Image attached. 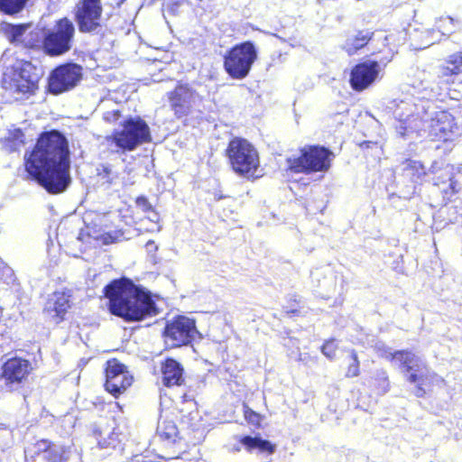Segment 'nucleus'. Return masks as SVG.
I'll use <instances>...</instances> for the list:
<instances>
[{
  "instance_id": "f257e3e1",
  "label": "nucleus",
  "mask_w": 462,
  "mask_h": 462,
  "mask_svg": "<svg viewBox=\"0 0 462 462\" xmlns=\"http://www.w3.org/2000/svg\"><path fill=\"white\" fill-rule=\"evenodd\" d=\"M25 167L48 192L58 194L66 190L71 182L66 138L58 131L42 134L26 159Z\"/></svg>"
},
{
  "instance_id": "f03ea898",
  "label": "nucleus",
  "mask_w": 462,
  "mask_h": 462,
  "mask_svg": "<svg viewBox=\"0 0 462 462\" xmlns=\"http://www.w3.org/2000/svg\"><path fill=\"white\" fill-rule=\"evenodd\" d=\"M112 314L126 320H140L157 314L150 295L126 279L116 280L104 289Z\"/></svg>"
},
{
  "instance_id": "7ed1b4c3",
  "label": "nucleus",
  "mask_w": 462,
  "mask_h": 462,
  "mask_svg": "<svg viewBox=\"0 0 462 462\" xmlns=\"http://www.w3.org/2000/svg\"><path fill=\"white\" fill-rule=\"evenodd\" d=\"M41 74L31 61L16 60L7 66L2 76V87L15 99L29 97L38 88Z\"/></svg>"
},
{
  "instance_id": "20e7f679",
  "label": "nucleus",
  "mask_w": 462,
  "mask_h": 462,
  "mask_svg": "<svg viewBox=\"0 0 462 462\" xmlns=\"http://www.w3.org/2000/svg\"><path fill=\"white\" fill-rule=\"evenodd\" d=\"M232 170L246 179H257L260 160L257 150L247 140L232 139L226 151Z\"/></svg>"
},
{
  "instance_id": "39448f33",
  "label": "nucleus",
  "mask_w": 462,
  "mask_h": 462,
  "mask_svg": "<svg viewBox=\"0 0 462 462\" xmlns=\"http://www.w3.org/2000/svg\"><path fill=\"white\" fill-rule=\"evenodd\" d=\"M257 59V51L251 42L231 48L224 56V69L234 79H244Z\"/></svg>"
},
{
  "instance_id": "423d86ee",
  "label": "nucleus",
  "mask_w": 462,
  "mask_h": 462,
  "mask_svg": "<svg viewBox=\"0 0 462 462\" xmlns=\"http://www.w3.org/2000/svg\"><path fill=\"white\" fill-rule=\"evenodd\" d=\"M398 356L404 362L407 381L416 387V396L422 397L426 393V387L443 383V379L432 372L415 354H399Z\"/></svg>"
},
{
  "instance_id": "0eeeda50",
  "label": "nucleus",
  "mask_w": 462,
  "mask_h": 462,
  "mask_svg": "<svg viewBox=\"0 0 462 462\" xmlns=\"http://www.w3.org/2000/svg\"><path fill=\"white\" fill-rule=\"evenodd\" d=\"M111 139L118 148L133 151L138 145L150 141V129L140 117H130L123 124V129L115 132Z\"/></svg>"
},
{
  "instance_id": "6e6552de",
  "label": "nucleus",
  "mask_w": 462,
  "mask_h": 462,
  "mask_svg": "<svg viewBox=\"0 0 462 462\" xmlns=\"http://www.w3.org/2000/svg\"><path fill=\"white\" fill-rule=\"evenodd\" d=\"M333 153L319 146L310 147L302 151L300 157L288 160V167L294 172L327 171L330 168Z\"/></svg>"
},
{
  "instance_id": "1a4fd4ad",
  "label": "nucleus",
  "mask_w": 462,
  "mask_h": 462,
  "mask_svg": "<svg viewBox=\"0 0 462 462\" xmlns=\"http://www.w3.org/2000/svg\"><path fill=\"white\" fill-rule=\"evenodd\" d=\"M75 27L67 18L57 22L52 30L48 32L43 41V48L51 56H59L69 51L72 47Z\"/></svg>"
},
{
  "instance_id": "9d476101",
  "label": "nucleus",
  "mask_w": 462,
  "mask_h": 462,
  "mask_svg": "<svg viewBox=\"0 0 462 462\" xmlns=\"http://www.w3.org/2000/svg\"><path fill=\"white\" fill-rule=\"evenodd\" d=\"M197 333L193 319L179 316L167 322L163 331L164 343L171 348L187 346L192 342Z\"/></svg>"
},
{
  "instance_id": "9b49d317",
  "label": "nucleus",
  "mask_w": 462,
  "mask_h": 462,
  "mask_svg": "<svg viewBox=\"0 0 462 462\" xmlns=\"http://www.w3.org/2000/svg\"><path fill=\"white\" fill-rule=\"evenodd\" d=\"M76 21L82 32H98L103 22L100 0H80L76 7Z\"/></svg>"
},
{
  "instance_id": "f8f14e48",
  "label": "nucleus",
  "mask_w": 462,
  "mask_h": 462,
  "mask_svg": "<svg viewBox=\"0 0 462 462\" xmlns=\"http://www.w3.org/2000/svg\"><path fill=\"white\" fill-rule=\"evenodd\" d=\"M82 77V68L75 63L59 66L50 75L49 89L52 94H60L75 88Z\"/></svg>"
},
{
  "instance_id": "ddd939ff",
  "label": "nucleus",
  "mask_w": 462,
  "mask_h": 462,
  "mask_svg": "<svg viewBox=\"0 0 462 462\" xmlns=\"http://www.w3.org/2000/svg\"><path fill=\"white\" fill-rule=\"evenodd\" d=\"M133 383V376L127 367L116 359L106 364V383L107 392L115 397L124 393Z\"/></svg>"
},
{
  "instance_id": "4468645a",
  "label": "nucleus",
  "mask_w": 462,
  "mask_h": 462,
  "mask_svg": "<svg viewBox=\"0 0 462 462\" xmlns=\"http://www.w3.org/2000/svg\"><path fill=\"white\" fill-rule=\"evenodd\" d=\"M382 71V67L375 60H365L356 65L350 73V85L356 91H363L373 85Z\"/></svg>"
},
{
  "instance_id": "2eb2a0df",
  "label": "nucleus",
  "mask_w": 462,
  "mask_h": 462,
  "mask_svg": "<svg viewBox=\"0 0 462 462\" xmlns=\"http://www.w3.org/2000/svg\"><path fill=\"white\" fill-rule=\"evenodd\" d=\"M199 100V96L189 85H178L175 89L169 94L171 107L178 117H182L189 114L193 106Z\"/></svg>"
},
{
  "instance_id": "dca6fc26",
  "label": "nucleus",
  "mask_w": 462,
  "mask_h": 462,
  "mask_svg": "<svg viewBox=\"0 0 462 462\" xmlns=\"http://www.w3.org/2000/svg\"><path fill=\"white\" fill-rule=\"evenodd\" d=\"M457 130L454 117L446 111L436 113L428 125L429 135L444 142L450 140Z\"/></svg>"
},
{
  "instance_id": "f3484780",
  "label": "nucleus",
  "mask_w": 462,
  "mask_h": 462,
  "mask_svg": "<svg viewBox=\"0 0 462 462\" xmlns=\"http://www.w3.org/2000/svg\"><path fill=\"white\" fill-rule=\"evenodd\" d=\"M31 369L29 361L23 358H10L3 365L1 376L7 384L21 383L30 374Z\"/></svg>"
},
{
  "instance_id": "a211bd4d",
  "label": "nucleus",
  "mask_w": 462,
  "mask_h": 462,
  "mask_svg": "<svg viewBox=\"0 0 462 462\" xmlns=\"http://www.w3.org/2000/svg\"><path fill=\"white\" fill-rule=\"evenodd\" d=\"M69 308V295L65 291H55L48 299L44 310L52 321L58 324L64 319Z\"/></svg>"
},
{
  "instance_id": "6ab92c4d",
  "label": "nucleus",
  "mask_w": 462,
  "mask_h": 462,
  "mask_svg": "<svg viewBox=\"0 0 462 462\" xmlns=\"http://www.w3.org/2000/svg\"><path fill=\"white\" fill-rule=\"evenodd\" d=\"M162 383L164 386H179L184 382L183 368L172 358L166 359L161 365Z\"/></svg>"
},
{
  "instance_id": "aec40b11",
  "label": "nucleus",
  "mask_w": 462,
  "mask_h": 462,
  "mask_svg": "<svg viewBox=\"0 0 462 462\" xmlns=\"http://www.w3.org/2000/svg\"><path fill=\"white\" fill-rule=\"evenodd\" d=\"M38 446L43 453V458L49 462H67L69 458V450L63 446L51 444L46 440H42Z\"/></svg>"
},
{
  "instance_id": "412c9836",
  "label": "nucleus",
  "mask_w": 462,
  "mask_h": 462,
  "mask_svg": "<svg viewBox=\"0 0 462 462\" xmlns=\"http://www.w3.org/2000/svg\"><path fill=\"white\" fill-rule=\"evenodd\" d=\"M373 32L369 31H359L354 35L346 38L341 48L349 55H355L360 49L364 48L372 39Z\"/></svg>"
},
{
  "instance_id": "4be33fe9",
  "label": "nucleus",
  "mask_w": 462,
  "mask_h": 462,
  "mask_svg": "<svg viewBox=\"0 0 462 462\" xmlns=\"http://www.w3.org/2000/svg\"><path fill=\"white\" fill-rule=\"evenodd\" d=\"M435 26L442 35L449 36L462 31V20L450 16H442L436 21Z\"/></svg>"
},
{
  "instance_id": "5701e85b",
  "label": "nucleus",
  "mask_w": 462,
  "mask_h": 462,
  "mask_svg": "<svg viewBox=\"0 0 462 462\" xmlns=\"http://www.w3.org/2000/svg\"><path fill=\"white\" fill-rule=\"evenodd\" d=\"M241 443L249 451L257 448L262 452H268L270 454L274 452V446L268 440L262 439L258 437L246 436L241 439Z\"/></svg>"
},
{
  "instance_id": "b1692460",
  "label": "nucleus",
  "mask_w": 462,
  "mask_h": 462,
  "mask_svg": "<svg viewBox=\"0 0 462 462\" xmlns=\"http://www.w3.org/2000/svg\"><path fill=\"white\" fill-rule=\"evenodd\" d=\"M374 350L376 351L379 356L390 360L393 363L399 364L402 367H404V362L403 360H402V358H400L398 356L399 354H412V352L403 350L392 352L391 348L382 342H378L375 344Z\"/></svg>"
},
{
  "instance_id": "393cba45",
  "label": "nucleus",
  "mask_w": 462,
  "mask_h": 462,
  "mask_svg": "<svg viewBox=\"0 0 462 462\" xmlns=\"http://www.w3.org/2000/svg\"><path fill=\"white\" fill-rule=\"evenodd\" d=\"M412 106L402 101L397 108L394 110L395 116L403 124H408V127L412 128L411 122L416 119L415 116L411 113H404V111L411 112ZM407 128V126H405Z\"/></svg>"
},
{
  "instance_id": "a878e982",
  "label": "nucleus",
  "mask_w": 462,
  "mask_h": 462,
  "mask_svg": "<svg viewBox=\"0 0 462 462\" xmlns=\"http://www.w3.org/2000/svg\"><path fill=\"white\" fill-rule=\"evenodd\" d=\"M403 171L405 176L409 177L413 182L420 180L425 175V170L422 164L415 161L407 162Z\"/></svg>"
},
{
  "instance_id": "bb28decb",
  "label": "nucleus",
  "mask_w": 462,
  "mask_h": 462,
  "mask_svg": "<svg viewBox=\"0 0 462 462\" xmlns=\"http://www.w3.org/2000/svg\"><path fill=\"white\" fill-rule=\"evenodd\" d=\"M27 0H0V11L7 14L19 13Z\"/></svg>"
},
{
  "instance_id": "cd10ccee",
  "label": "nucleus",
  "mask_w": 462,
  "mask_h": 462,
  "mask_svg": "<svg viewBox=\"0 0 462 462\" xmlns=\"http://www.w3.org/2000/svg\"><path fill=\"white\" fill-rule=\"evenodd\" d=\"M121 443L120 435L115 431L108 434L106 439L98 440V445L102 448H116Z\"/></svg>"
},
{
  "instance_id": "c85d7f7f",
  "label": "nucleus",
  "mask_w": 462,
  "mask_h": 462,
  "mask_svg": "<svg viewBox=\"0 0 462 462\" xmlns=\"http://www.w3.org/2000/svg\"><path fill=\"white\" fill-rule=\"evenodd\" d=\"M158 432L166 439H172L177 435V428L172 422H163L158 426Z\"/></svg>"
},
{
  "instance_id": "c756f323",
  "label": "nucleus",
  "mask_w": 462,
  "mask_h": 462,
  "mask_svg": "<svg viewBox=\"0 0 462 462\" xmlns=\"http://www.w3.org/2000/svg\"><path fill=\"white\" fill-rule=\"evenodd\" d=\"M446 63L452 67L457 73H462V51L448 55Z\"/></svg>"
},
{
  "instance_id": "7c9ffc66",
  "label": "nucleus",
  "mask_w": 462,
  "mask_h": 462,
  "mask_svg": "<svg viewBox=\"0 0 462 462\" xmlns=\"http://www.w3.org/2000/svg\"><path fill=\"white\" fill-rule=\"evenodd\" d=\"M352 363L348 365L346 371L347 377H356L359 374V361L355 350L351 351Z\"/></svg>"
},
{
  "instance_id": "2f4dec72",
  "label": "nucleus",
  "mask_w": 462,
  "mask_h": 462,
  "mask_svg": "<svg viewBox=\"0 0 462 462\" xmlns=\"http://www.w3.org/2000/svg\"><path fill=\"white\" fill-rule=\"evenodd\" d=\"M437 73H438V77L442 79L446 82H449L448 78H450L452 76L458 75V73H457L453 69V68L450 67L449 65H448L447 63H446V65L439 66Z\"/></svg>"
},
{
  "instance_id": "473e14b6",
  "label": "nucleus",
  "mask_w": 462,
  "mask_h": 462,
  "mask_svg": "<svg viewBox=\"0 0 462 462\" xmlns=\"http://www.w3.org/2000/svg\"><path fill=\"white\" fill-rule=\"evenodd\" d=\"M244 416L245 419L253 425H259L261 422L260 414L254 411L247 405H244Z\"/></svg>"
},
{
  "instance_id": "72a5a7b5",
  "label": "nucleus",
  "mask_w": 462,
  "mask_h": 462,
  "mask_svg": "<svg viewBox=\"0 0 462 462\" xmlns=\"http://www.w3.org/2000/svg\"><path fill=\"white\" fill-rule=\"evenodd\" d=\"M99 175L109 184H116V182L117 173L110 166H104Z\"/></svg>"
},
{
  "instance_id": "f704fd0d",
  "label": "nucleus",
  "mask_w": 462,
  "mask_h": 462,
  "mask_svg": "<svg viewBox=\"0 0 462 462\" xmlns=\"http://www.w3.org/2000/svg\"><path fill=\"white\" fill-rule=\"evenodd\" d=\"M337 348V346L335 340H328L322 346L321 351L324 356L332 359L336 355Z\"/></svg>"
},
{
  "instance_id": "c9c22d12",
  "label": "nucleus",
  "mask_w": 462,
  "mask_h": 462,
  "mask_svg": "<svg viewBox=\"0 0 462 462\" xmlns=\"http://www.w3.org/2000/svg\"><path fill=\"white\" fill-rule=\"evenodd\" d=\"M11 138L14 143V145H20L24 143V134L20 129H15L11 133Z\"/></svg>"
},
{
  "instance_id": "e433bc0d",
  "label": "nucleus",
  "mask_w": 462,
  "mask_h": 462,
  "mask_svg": "<svg viewBox=\"0 0 462 462\" xmlns=\"http://www.w3.org/2000/svg\"><path fill=\"white\" fill-rule=\"evenodd\" d=\"M136 204L138 207H140L143 210L148 211L152 209V206L144 197H140L136 199Z\"/></svg>"
},
{
  "instance_id": "4c0bfd02",
  "label": "nucleus",
  "mask_w": 462,
  "mask_h": 462,
  "mask_svg": "<svg viewBox=\"0 0 462 462\" xmlns=\"http://www.w3.org/2000/svg\"><path fill=\"white\" fill-rule=\"evenodd\" d=\"M420 78H421V86L424 88H430V86L428 84V78H429V74L425 71L421 72L420 73Z\"/></svg>"
},
{
  "instance_id": "58836bf2",
  "label": "nucleus",
  "mask_w": 462,
  "mask_h": 462,
  "mask_svg": "<svg viewBox=\"0 0 462 462\" xmlns=\"http://www.w3.org/2000/svg\"><path fill=\"white\" fill-rule=\"evenodd\" d=\"M380 376H381V378H382L384 382H386V383H387V376H386V373H385L384 371H382V372L380 373Z\"/></svg>"
},
{
  "instance_id": "ea45409f",
  "label": "nucleus",
  "mask_w": 462,
  "mask_h": 462,
  "mask_svg": "<svg viewBox=\"0 0 462 462\" xmlns=\"http://www.w3.org/2000/svg\"><path fill=\"white\" fill-rule=\"evenodd\" d=\"M119 115H118V111H115L114 112V115H113V120H116L118 118Z\"/></svg>"
},
{
  "instance_id": "a19ab883",
  "label": "nucleus",
  "mask_w": 462,
  "mask_h": 462,
  "mask_svg": "<svg viewBox=\"0 0 462 462\" xmlns=\"http://www.w3.org/2000/svg\"><path fill=\"white\" fill-rule=\"evenodd\" d=\"M158 219V216L156 214H153V218H152V221H156Z\"/></svg>"
},
{
  "instance_id": "79ce46f5",
  "label": "nucleus",
  "mask_w": 462,
  "mask_h": 462,
  "mask_svg": "<svg viewBox=\"0 0 462 462\" xmlns=\"http://www.w3.org/2000/svg\"><path fill=\"white\" fill-rule=\"evenodd\" d=\"M108 115H109V114H107V115L106 116V120H111V118L109 117V116H108Z\"/></svg>"
},
{
  "instance_id": "37998d69",
  "label": "nucleus",
  "mask_w": 462,
  "mask_h": 462,
  "mask_svg": "<svg viewBox=\"0 0 462 462\" xmlns=\"http://www.w3.org/2000/svg\"><path fill=\"white\" fill-rule=\"evenodd\" d=\"M125 0H120L118 5L122 4Z\"/></svg>"
}]
</instances>
